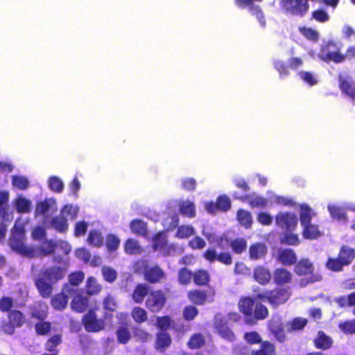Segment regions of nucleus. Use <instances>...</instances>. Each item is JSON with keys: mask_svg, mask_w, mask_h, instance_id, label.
<instances>
[{"mask_svg": "<svg viewBox=\"0 0 355 355\" xmlns=\"http://www.w3.org/2000/svg\"><path fill=\"white\" fill-rule=\"evenodd\" d=\"M153 249L155 252H158L163 256H173L178 251L182 252V249L178 248L174 244L167 243L166 235L164 232H159L155 234L153 238Z\"/></svg>", "mask_w": 355, "mask_h": 355, "instance_id": "4", "label": "nucleus"}, {"mask_svg": "<svg viewBox=\"0 0 355 355\" xmlns=\"http://www.w3.org/2000/svg\"><path fill=\"white\" fill-rule=\"evenodd\" d=\"M9 320L13 327H20L25 322L23 314L18 311H12L9 314Z\"/></svg>", "mask_w": 355, "mask_h": 355, "instance_id": "48", "label": "nucleus"}, {"mask_svg": "<svg viewBox=\"0 0 355 355\" xmlns=\"http://www.w3.org/2000/svg\"><path fill=\"white\" fill-rule=\"evenodd\" d=\"M83 322L87 331L97 332L104 328L105 324L102 319H98L95 313L89 311L83 318Z\"/></svg>", "mask_w": 355, "mask_h": 355, "instance_id": "11", "label": "nucleus"}, {"mask_svg": "<svg viewBox=\"0 0 355 355\" xmlns=\"http://www.w3.org/2000/svg\"><path fill=\"white\" fill-rule=\"evenodd\" d=\"M253 355H275V347L268 342H264L261 344V349Z\"/></svg>", "mask_w": 355, "mask_h": 355, "instance_id": "58", "label": "nucleus"}, {"mask_svg": "<svg viewBox=\"0 0 355 355\" xmlns=\"http://www.w3.org/2000/svg\"><path fill=\"white\" fill-rule=\"evenodd\" d=\"M215 326L219 335L223 338L232 341L234 338L232 331L227 326V320L225 317L218 314L215 317Z\"/></svg>", "mask_w": 355, "mask_h": 355, "instance_id": "16", "label": "nucleus"}, {"mask_svg": "<svg viewBox=\"0 0 355 355\" xmlns=\"http://www.w3.org/2000/svg\"><path fill=\"white\" fill-rule=\"evenodd\" d=\"M11 184L15 189L24 191L28 189L30 182L28 179L24 175H14L11 177Z\"/></svg>", "mask_w": 355, "mask_h": 355, "instance_id": "30", "label": "nucleus"}, {"mask_svg": "<svg viewBox=\"0 0 355 355\" xmlns=\"http://www.w3.org/2000/svg\"><path fill=\"white\" fill-rule=\"evenodd\" d=\"M133 336L139 340L146 342L152 338L150 334L141 328H135L133 330Z\"/></svg>", "mask_w": 355, "mask_h": 355, "instance_id": "63", "label": "nucleus"}, {"mask_svg": "<svg viewBox=\"0 0 355 355\" xmlns=\"http://www.w3.org/2000/svg\"><path fill=\"white\" fill-rule=\"evenodd\" d=\"M282 241L288 245H297L299 243L298 236L293 234L292 231H286Z\"/></svg>", "mask_w": 355, "mask_h": 355, "instance_id": "61", "label": "nucleus"}, {"mask_svg": "<svg viewBox=\"0 0 355 355\" xmlns=\"http://www.w3.org/2000/svg\"><path fill=\"white\" fill-rule=\"evenodd\" d=\"M130 230L134 234L144 235L146 232V226L143 221L134 220L130 223Z\"/></svg>", "mask_w": 355, "mask_h": 355, "instance_id": "50", "label": "nucleus"}, {"mask_svg": "<svg viewBox=\"0 0 355 355\" xmlns=\"http://www.w3.org/2000/svg\"><path fill=\"white\" fill-rule=\"evenodd\" d=\"M236 219L239 224L245 229H250L252 227L253 220L252 216L248 211L239 209L236 213Z\"/></svg>", "mask_w": 355, "mask_h": 355, "instance_id": "27", "label": "nucleus"}, {"mask_svg": "<svg viewBox=\"0 0 355 355\" xmlns=\"http://www.w3.org/2000/svg\"><path fill=\"white\" fill-rule=\"evenodd\" d=\"M120 239L114 234H109L105 239V245L109 252H115L119 247Z\"/></svg>", "mask_w": 355, "mask_h": 355, "instance_id": "43", "label": "nucleus"}, {"mask_svg": "<svg viewBox=\"0 0 355 355\" xmlns=\"http://www.w3.org/2000/svg\"><path fill=\"white\" fill-rule=\"evenodd\" d=\"M12 205L17 213L26 214L29 213L33 207L31 200L26 198L24 195L19 194L12 200Z\"/></svg>", "mask_w": 355, "mask_h": 355, "instance_id": "19", "label": "nucleus"}, {"mask_svg": "<svg viewBox=\"0 0 355 355\" xmlns=\"http://www.w3.org/2000/svg\"><path fill=\"white\" fill-rule=\"evenodd\" d=\"M49 189L56 193H61L64 189L63 181L57 176H51L47 181Z\"/></svg>", "mask_w": 355, "mask_h": 355, "instance_id": "35", "label": "nucleus"}, {"mask_svg": "<svg viewBox=\"0 0 355 355\" xmlns=\"http://www.w3.org/2000/svg\"><path fill=\"white\" fill-rule=\"evenodd\" d=\"M215 292L209 288L205 291L192 290L188 293L189 300L197 305H202L205 302H211L214 301Z\"/></svg>", "mask_w": 355, "mask_h": 355, "instance_id": "8", "label": "nucleus"}, {"mask_svg": "<svg viewBox=\"0 0 355 355\" xmlns=\"http://www.w3.org/2000/svg\"><path fill=\"white\" fill-rule=\"evenodd\" d=\"M307 323V320L302 318H294L291 322L285 326L288 331H297L302 329Z\"/></svg>", "mask_w": 355, "mask_h": 355, "instance_id": "46", "label": "nucleus"}, {"mask_svg": "<svg viewBox=\"0 0 355 355\" xmlns=\"http://www.w3.org/2000/svg\"><path fill=\"white\" fill-rule=\"evenodd\" d=\"M233 196L234 198L246 201L252 208L268 207V200L255 193L243 196L234 193Z\"/></svg>", "mask_w": 355, "mask_h": 355, "instance_id": "18", "label": "nucleus"}, {"mask_svg": "<svg viewBox=\"0 0 355 355\" xmlns=\"http://www.w3.org/2000/svg\"><path fill=\"white\" fill-rule=\"evenodd\" d=\"M79 212L78 205L67 204L62 207L60 214L67 218L68 220H73L76 218Z\"/></svg>", "mask_w": 355, "mask_h": 355, "instance_id": "38", "label": "nucleus"}, {"mask_svg": "<svg viewBox=\"0 0 355 355\" xmlns=\"http://www.w3.org/2000/svg\"><path fill=\"white\" fill-rule=\"evenodd\" d=\"M73 290L74 292L69 294L70 295H74L71 303V307L77 312H83L87 306V297L83 296L78 290L75 288Z\"/></svg>", "mask_w": 355, "mask_h": 355, "instance_id": "20", "label": "nucleus"}, {"mask_svg": "<svg viewBox=\"0 0 355 355\" xmlns=\"http://www.w3.org/2000/svg\"><path fill=\"white\" fill-rule=\"evenodd\" d=\"M149 292V286L146 284H139L132 293V299L136 303H141Z\"/></svg>", "mask_w": 355, "mask_h": 355, "instance_id": "40", "label": "nucleus"}, {"mask_svg": "<svg viewBox=\"0 0 355 355\" xmlns=\"http://www.w3.org/2000/svg\"><path fill=\"white\" fill-rule=\"evenodd\" d=\"M340 87L349 98L355 100V83L351 79L340 78Z\"/></svg>", "mask_w": 355, "mask_h": 355, "instance_id": "33", "label": "nucleus"}, {"mask_svg": "<svg viewBox=\"0 0 355 355\" xmlns=\"http://www.w3.org/2000/svg\"><path fill=\"white\" fill-rule=\"evenodd\" d=\"M268 315L267 308L261 304H257L253 311L254 324L256 323L257 320L265 319Z\"/></svg>", "mask_w": 355, "mask_h": 355, "instance_id": "45", "label": "nucleus"}, {"mask_svg": "<svg viewBox=\"0 0 355 355\" xmlns=\"http://www.w3.org/2000/svg\"><path fill=\"white\" fill-rule=\"evenodd\" d=\"M327 208L331 216L334 219L339 221L347 222L346 213L343 209L332 204H329Z\"/></svg>", "mask_w": 355, "mask_h": 355, "instance_id": "39", "label": "nucleus"}, {"mask_svg": "<svg viewBox=\"0 0 355 355\" xmlns=\"http://www.w3.org/2000/svg\"><path fill=\"white\" fill-rule=\"evenodd\" d=\"M254 278L261 284H268L271 278L268 269L264 266H258L254 270Z\"/></svg>", "mask_w": 355, "mask_h": 355, "instance_id": "22", "label": "nucleus"}, {"mask_svg": "<svg viewBox=\"0 0 355 355\" xmlns=\"http://www.w3.org/2000/svg\"><path fill=\"white\" fill-rule=\"evenodd\" d=\"M339 329L345 334H355V320L341 322L339 324Z\"/></svg>", "mask_w": 355, "mask_h": 355, "instance_id": "56", "label": "nucleus"}, {"mask_svg": "<svg viewBox=\"0 0 355 355\" xmlns=\"http://www.w3.org/2000/svg\"><path fill=\"white\" fill-rule=\"evenodd\" d=\"M261 0H234L236 6L241 8L249 7V10L252 15H254L259 22V24L264 27L266 25V21L264 19L263 14L260 10L258 6L252 5L253 1H261Z\"/></svg>", "mask_w": 355, "mask_h": 355, "instance_id": "15", "label": "nucleus"}, {"mask_svg": "<svg viewBox=\"0 0 355 355\" xmlns=\"http://www.w3.org/2000/svg\"><path fill=\"white\" fill-rule=\"evenodd\" d=\"M343 266L345 265L339 257L338 259L329 258L326 263V266L329 270L336 272L341 270Z\"/></svg>", "mask_w": 355, "mask_h": 355, "instance_id": "59", "label": "nucleus"}, {"mask_svg": "<svg viewBox=\"0 0 355 355\" xmlns=\"http://www.w3.org/2000/svg\"><path fill=\"white\" fill-rule=\"evenodd\" d=\"M303 227V236L306 239H315L321 235V232L317 225L309 224Z\"/></svg>", "mask_w": 355, "mask_h": 355, "instance_id": "44", "label": "nucleus"}, {"mask_svg": "<svg viewBox=\"0 0 355 355\" xmlns=\"http://www.w3.org/2000/svg\"><path fill=\"white\" fill-rule=\"evenodd\" d=\"M314 216L315 213L310 207L306 204L301 205L300 216V223L303 227L311 224V218Z\"/></svg>", "mask_w": 355, "mask_h": 355, "instance_id": "32", "label": "nucleus"}, {"mask_svg": "<svg viewBox=\"0 0 355 355\" xmlns=\"http://www.w3.org/2000/svg\"><path fill=\"white\" fill-rule=\"evenodd\" d=\"M133 320L137 323H142L147 320L146 311L139 306L135 307L131 313Z\"/></svg>", "mask_w": 355, "mask_h": 355, "instance_id": "49", "label": "nucleus"}, {"mask_svg": "<svg viewBox=\"0 0 355 355\" xmlns=\"http://www.w3.org/2000/svg\"><path fill=\"white\" fill-rule=\"evenodd\" d=\"M124 250L128 254H140L143 252L139 242L133 239H129L125 241Z\"/></svg>", "mask_w": 355, "mask_h": 355, "instance_id": "36", "label": "nucleus"}, {"mask_svg": "<svg viewBox=\"0 0 355 355\" xmlns=\"http://www.w3.org/2000/svg\"><path fill=\"white\" fill-rule=\"evenodd\" d=\"M277 225L285 231H293L297 225V218L294 214L279 213L276 216Z\"/></svg>", "mask_w": 355, "mask_h": 355, "instance_id": "10", "label": "nucleus"}, {"mask_svg": "<svg viewBox=\"0 0 355 355\" xmlns=\"http://www.w3.org/2000/svg\"><path fill=\"white\" fill-rule=\"evenodd\" d=\"M68 263L62 266L51 267L44 270L36 280V286L43 297H49L52 292V284L62 279L66 273Z\"/></svg>", "mask_w": 355, "mask_h": 355, "instance_id": "2", "label": "nucleus"}, {"mask_svg": "<svg viewBox=\"0 0 355 355\" xmlns=\"http://www.w3.org/2000/svg\"><path fill=\"white\" fill-rule=\"evenodd\" d=\"M278 259L282 264L289 266L295 263L297 257L293 250L284 249L279 251Z\"/></svg>", "mask_w": 355, "mask_h": 355, "instance_id": "26", "label": "nucleus"}, {"mask_svg": "<svg viewBox=\"0 0 355 355\" xmlns=\"http://www.w3.org/2000/svg\"><path fill=\"white\" fill-rule=\"evenodd\" d=\"M254 306V302L250 297H243L239 302V309L245 315V322L248 324H254L253 311Z\"/></svg>", "mask_w": 355, "mask_h": 355, "instance_id": "14", "label": "nucleus"}, {"mask_svg": "<svg viewBox=\"0 0 355 355\" xmlns=\"http://www.w3.org/2000/svg\"><path fill=\"white\" fill-rule=\"evenodd\" d=\"M332 343L333 341L329 336L322 331L318 333L317 337L315 339V345L317 348L327 349L331 347Z\"/></svg>", "mask_w": 355, "mask_h": 355, "instance_id": "34", "label": "nucleus"}, {"mask_svg": "<svg viewBox=\"0 0 355 355\" xmlns=\"http://www.w3.org/2000/svg\"><path fill=\"white\" fill-rule=\"evenodd\" d=\"M297 77L305 84L310 87H313L318 83V76L311 71H300L297 73Z\"/></svg>", "mask_w": 355, "mask_h": 355, "instance_id": "23", "label": "nucleus"}, {"mask_svg": "<svg viewBox=\"0 0 355 355\" xmlns=\"http://www.w3.org/2000/svg\"><path fill=\"white\" fill-rule=\"evenodd\" d=\"M290 293L288 290L279 288L275 291H266L259 295V298L268 301L273 306H278L284 303L289 298Z\"/></svg>", "mask_w": 355, "mask_h": 355, "instance_id": "7", "label": "nucleus"}, {"mask_svg": "<svg viewBox=\"0 0 355 355\" xmlns=\"http://www.w3.org/2000/svg\"><path fill=\"white\" fill-rule=\"evenodd\" d=\"M291 279L292 274L284 268H277L274 272L273 279L277 284L289 283Z\"/></svg>", "mask_w": 355, "mask_h": 355, "instance_id": "24", "label": "nucleus"}, {"mask_svg": "<svg viewBox=\"0 0 355 355\" xmlns=\"http://www.w3.org/2000/svg\"><path fill=\"white\" fill-rule=\"evenodd\" d=\"M74 292L73 288L71 286L66 285L60 294L55 295L51 299V305L55 309L62 310L67 304L68 295Z\"/></svg>", "mask_w": 355, "mask_h": 355, "instance_id": "17", "label": "nucleus"}, {"mask_svg": "<svg viewBox=\"0 0 355 355\" xmlns=\"http://www.w3.org/2000/svg\"><path fill=\"white\" fill-rule=\"evenodd\" d=\"M180 213L189 218H193L196 216V206L193 202L190 200H182L179 203Z\"/></svg>", "mask_w": 355, "mask_h": 355, "instance_id": "31", "label": "nucleus"}, {"mask_svg": "<svg viewBox=\"0 0 355 355\" xmlns=\"http://www.w3.org/2000/svg\"><path fill=\"white\" fill-rule=\"evenodd\" d=\"M134 268L136 272L143 273L145 279L150 283L158 282L165 277L164 272L159 266L148 267L145 261H137Z\"/></svg>", "mask_w": 355, "mask_h": 355, "instance_id": "3", "label": "nucleus"}, {"mask_svg": "<svg viewBox=\"0 0 355 355\" xmlns=\"http://www.w3.org/2000/svg\"><path fill=\"white\" fill-rule=\"evenodd\" d=\"M179 223L178 216L176 214L165 218L163 221V225L166 230H171L177 227Z\"/></svg>", "mask_w": 355, "mask_h": 355, "instance_id": "62", "label": "nucleus"}, {"mask_svg": "<svg viewBox=\"0 0 355 355\" xmlns=\"http://www.w3.org/2000/svg\"><path fill=\"white\" fill-rule=\"evenodd\" d=\"M216 204L218 211H227L231 208L230 198L225 195L218 196L216 200Z\"/></svg>", "mask_w": 355, "mask_h": 355, "instance_id": "51", "label": "nucleus"}, {"mask_svg": "<svg viewBox=\"0 0 355 355\" xmlns=\"http://www.w3.org/2000/svg\"><path fill=\"white\" fill-rule=\"evenodd\" d=\"M282 6L287 12L294 15H303L309 8L305 0H285Z\"/></svg>", "mask_w": 355, "mask_h": 355, "instance_id": "9", "label": "nucleus"}, {"mask_svg": "<svg viewBox=\"0 0 355 355\" xmlns=\"http://www.w3.org/2000/svg\"><path fill=\"white\" fill-rule=\"evenodd\" d=\"M340 48L333 42H328L321 46L318 57L324 61L332 60L336 62H340L344 60L345 56L339 53Z\"/></svg>", "mask_w": 355, "mask_h": 355, "instance_id": "5", "label": "nucleus"}, {"mask_svg": "<svg viewBox=\"0 0 355 355\" xmlns=\"http://www.w3.org/2000/svg\"><path fill=\"white\" fill-rule=\"evenodd\" d=\"M10 193L8 191L0 192V218L3 223L10 222L13 219V212L10 210L8 201Z\"/></svg>", "mask_w": 355, "mask_h": 355, "instance_id": "13", "label": "nucleus"}, {"mask_svg": "<svg viewBox=\"0 0 355 355\" xmlns=\"http://www.w3.org/2000/svg\"><path fill=\"white\" fill-rule=\"evenodd\" d=\"M87 291L89 295H94L98 293L101 288V286L98 284L96 279L92 277H89L87 280Z\"/></svg>", "mask_w": 355, "mask_h": 355, "instance_id": "55", "label": "nucleus"}, {"mask_svg": "<svg viewBox=\"0 0 355 355\" xmlns=\"http://www.w3.org/2000/svg\"><path fill=\"white\" fill-rule=\"evenodd\" d=\"M339 258L345 266L349 265L355 258V250L348 246H343L340 250Z\"/></svg>", "mask_w": 355, "mask_h": 355, "instance_id": "37", "label": "nucleus"}, {"mask_svg": "<svg viewBox=\"0 0 355 355\" xmlns=\"http://www.w3.org/2000/svg\"><path fill=\"white\" fill-rule=\"evenodd\" d=\"M171 343V339L168 334L166 332H159L157 335L156 348L158 350L163 351L166 349Z\"/></svg>", "mask_w": 355, "mask_h": 355, "instance_id": "41", "label": "nucleus"}, {"mask_svg": "<svg viewBox=\"0 0 355 355\" xmlns=\"http://www.w3.org/2000/svg\"><path fill=\"white\" fill-rule=\"evenodd\" d=\"M275 69L278 71L281 79L286 78L289 75V71L286 64L282 60H275L273 62Z\"/></svg>", "mask_w": 355, "mask_h": 355, "instance_id": "52", "label": "nucleus"}, {"mask_svg": "<svg viewBox=\"0 0 355 355\" xmlns=\"http://www.w3.org/2000/svg\"><path fill=\"white\" fill-rule=\"evenodd\" d=\"M193 280L198 285H205L209 281V276L206 270H200L194 273Z\"/></svg>", "mask_w": 355, "mask_h": 355, "instance_id": "53", "label": "nucleus"}, {"mask_svg": "<svg viewBox=\"0 0 355 355\" xmlns=\"http://www.w3.org/2000/svg\"><path fill=\"white\" fill-rule=\"evenodd\" d=\"M58 210V203L54 198H46L38 202L36 205L35 215L36 217L42 216L44 222L46 223L49 216Z\"/></svg>", "mask_w": 355, "mask_h": 355, "instance_id": "6", "label": "nucleus"}, {"mask_svg": "<svg viewBox=\"0 0 355 355\" xmlns=\"http://www.w3.org/2000/svg\"><path fill=\"white\" fill-rule=\"evenodd\" d=\"M87 243L96 248L101 247L103 243V237L101 233L96 230L90 231L87 237Z\"/></svg>", "mask_w": 355, "mask_h": 355, "instance_id": "42", "label": "nucleus"}, {"mask_svg": "<svg viewBox=\"0 0 355 355\" xmlns=\"http://www.w3.org/2000/svg\"><path fill=\"white\" fill-rule=\"evenodd\" d=\"M232 250L237 254H241L246 250L247 242L243 238H239L231 242Z\"/></svg>", "mask_w": 355, "mask_h": 355, "instance_id": "54", "label": "nucleus"}, {"mask_svg": "<svg viewBox=\"0 0 355 355\" xmlns=\"http://www.w3.org/2000/svg\"><path fill=\"white\" fill-rule=\"evenodd\" d=\"M24 239V226L17 221L9 240V245L12 250L25 257H35L49 254L55 249L56 243H53L51 241H46L44 239L41 247L35 248L32 246L26 245Z\"/></svg>", "mask_w": 355, "mask_h": 355, "instance_id": "1", "label": "nucleus"}, {"mask_svg": "<svg viewBox=\"0 0 355 355\" xmlns=\"http://www.w3.org/2000/svg\"><path fill=\"white\" fill-rule=\"evenodd\" d=\"M166 297L162 291H157L150 293L147 297L146 305L153 312H158L163 307Z\"/></svg>", "mask_w": 355, "mask_h": 355, "instance_id": "12", "label": "nucleus"}, {"mask_svg": "<svg viewBox=\"0 0 355 355\" xmlns=\"http://www.w3.org/2000/svg\"><path fill=\"white\" fill-rule=\"evenodd\" d=\"M101 272L104 279L108 282H112L116 278L117 273L116 270L110 266H103Z\"/></svg>", "mask_w": 355, "mask_h": 355, "instance_id": "57", "label": "nucleus"}, {"mask_svg": "<svg viewBox=\"0 0 355 355\" xmlns=\"http://www.w3.org/2000/svg\"><path fill=\"white\" fill-rule=\"evenodd\" d=\"M196 231L191 225H181L178 228L176 237L179 239H187L193 235Z\"/></svg>", "mask_w": 355, "mask_h": 355, "instance_id": "47", "label": "nucleus"}, {"mask_svg": "<svg viewBox=\"0 0 355 355\" xmlns=\"http://www.w3.org/2000/svg\"><path fill=\"white\" fill-rule=\"evenodd\" d=\"M249 252L250 259L257 260L263 258L266 255L267 248L263 243H255L250 247Z\"/></svg>", "mask_w": 355, "mask_h": 355, "instance_id": "29", "label": "nucleus"}, {"mask_svg": "<svg viewBox=\"0 0 355 355\" xmlns=\"http://www.w3.org/2000/svg\"><path fill=\"white\" fill-rule=\"evenodd\" d=\"M314 270V267L309 259H303L300 261L295 268V272L298 275H306L311 274Z\"/></svg>", "mask_w": 355, "mask_h": 355, "instance_id": "25", "label": "nucleus"}, {"mask_svg": "<svg viewBox=\"0 0 355 355\" xmlns=\"http://www.w3.org/2000/svg\"><path fill=\"white\" fill-rule=\"evenodd\" d=\"M182 187L187 191H194L196 187V180L193 178H184L181 180Z\"/></svg>", "mask_w": 355, "mask_h": 355, "instance_id": "64", "label": "nucleus"}, {"mask_svg": "<svg viewBox=\"0 0 355 355\" xmlns=\"http://www.w3.org/2000/svg\"><path fill=\"white\" fill-rule=\"evenodd\" d=\"M269 329L278 341L282 343L286 340L282 321L279 317H273L271 319L269 322Z\"/></svg>", "mask_w": 355, "mask_h": 355, "instance_id": "21", "label": "nucleus"}, {"mask_svg": "<svg viewBox=\"0 0 355 355\" xmlns=\"http://www.w3.org/2000/svg\"><path fill=\"white\" fill-rule=\"evenodd\" d=\"M51 226L59 232H65L69 228L68 219L60 214L52 219Z\"/></svg>", "mask_w": 355, "mask_h": 355, "instance_id": "28", "label": "nucleus"}, {"mask_svg": "<svg viewBox=\"0 0 355 355\" xmlns=\"http://www.w3.org/2000/svg\"><path fill=\"white\" fill-rule=\"evenodd\" d=\"M205 245V241L198 236H194L189 242V246L193 250H202Z\"/></svg>", "mask_w": 355, "mask_h": 355, "instance_id": "60", "label": "nucleus"}]
</instances>
